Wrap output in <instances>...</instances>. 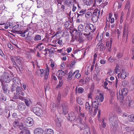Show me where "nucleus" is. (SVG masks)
Listing matches in <instances>:
<instances>
[{"mask_svg":"<svg viewBox=\"0 0 134 134\" xmlns=\"http://www.w3.org/2000/svg\"><path fill=\"white\" fill-rule=\"evenodd\" d=\"M10 59L13 64V66L17 70L18 69L20 71L23 70V68L21 60L22 58L19 56L11 57Z\"/></svg>","mask_w":134,"mask_h":134,"instance_id":"nucleus-1","label":"nucleus"},{"mask_svg":"<svg viewBox=\"0 0 134 134\" xmlns=\"http://www.w3.org/2000/svg\"><path fill=\"white\" fill-rule=\"evenodd\" d=\"M84 31L88 34H84L83 35L88 37L90 32L94 30L93 25L90 24H86L85 25Z\"/></svg>","mask_w":134,"mask_h":134,"instance_id":"nucleus-2","label":"nucleus"},{"mask_svg":"<svg viewBox=\"0 0 134 134\" xmlns=\"http://www.w3.org/2000/svg\"><path fill=\"white\" fill-rule=\"evenodd\" d=\"M128 91L127 88H124L121 90V92L120 90L119 92L117 93V98L118 99H124V97L126 96L128 93Z\"/></svg>","mask_w":134,"mask_h":134,"instance_id":"nucleus-3","label":"nucleus"},{"mask_svg":"<svg viewBox=\"0 0 134 134\" xmlns=\"http://www.w3.org/2000/svg\"><path fill=\"white\" fill-rule=\"evenodd\" d=\"M100 12V11L97 9H96L94 10L91 16V20L93 23L96 22L97 21Z\"/></svg>","mask_w":134,"mask_h":134,"instance_id":"nucleus-4","label":"nucleus"},{"mask_svg":"<svg viewBox=\"0 0 134 134\" xmlns=\"http://www.w3.org/2000/svg\"><path fill=\"white\" fill-rule=\"evenodd\" d=\"M119 101L120 105L123 107L127 105L130 107L132 104V101L131 99H130L128 98L124 101V99H120Z\"/></svg>","mask_w":134,"mask_h":134,"instance_id":"nucleus-5","label":"nucleus"},{"mask_svg":"<svg viewBox=\"0 0 134 134\" xmlns=\"http://www.w3.org/2000/svg\"><path fill=\"white\" fill-rule=\"evenodd\" d=\"M11 80V76L9 73L7 72L3 74V77L1 79L2 82L7 83L9 82Z\"/></svg>","mask_w":134,"mask_h":134,"instance_id":"nucleus-6","label":"nucleus"},{"mask_svg":"<svg viewBox=\"0 0 134 134\" xmlns=\"http://www.w3.org/2000/svg\"><path fill=\"white\" fill-rule=\"evenodd\" d=\"M61 105V108L60 109L62 110L59 111L60 114H63L64 115L68 113V107L66 104L64 103H62Z\"/></svg>","mask_w":134,"mask_h":134,"instance_id":"nucleus-7","label":"nucleus"},{"mask_svg":"<svg viewBox=\"0 0 134 134\" xmlns=\"http://www.w3.org/2000/svg\"><path fill=\"white\" fill-rule=\"evenodd\" d=\"M31 111L38 116H41L42 113V109L37 107H35L32 108Z\"/></svg>","mask_w":134,"mask_h":134,"instance_id":"nucleus-8","label":"nucleus"},{"mask_svg":"<svg viewBox=\"0 0 134 134\" xmlns=\"http://www.w3.org/2000/svg\"><path fill=\"white\" fill-rule=\"evenodd\" d=\"M129 31V29L128 25L126 24H125L124 27L123 35L124 37H126V40L127 39Z\"/></svg>","mask_w":134,"mask_h":134,"instance_id":"nucleus-9","label":"nucleus"},{"mask_svg":"<svg viewBox=\"0 0 134 134\" xmlns=\"http://www.w3.org/2000/svg\"><path fill=\"white\" fill-rule=\"evenodd\" d=\"M2 82V86L4 93L6 94H8L9 93L10 90L9 89L8 84H4Z\"/></svg>","mask_w":134,"mask_h":134,"instance_id":"nucleus-10","label":"nucleus"},{"mask_svg":"<svg viewBox=\"0 0 134 134\" xmlns=\"http://www.w3.org/2000/svg\"><path fill=\"white\" fill-rule=\"evenodd\" d=\"M16 92L18 94L21 96H24L25 94V91L22 88L20 87L17 86L16 89Z\"/></svg>","mask_w":134,"mask_h":134,"instance_id":"nucleus-11","label":"nucleus"},{"mask_svg":"<svg viewBox=\"0 0 134 134\" xmlns=\"http://www.w3.org/2000/svg\"><path fill=\"white\" fill-rule=\"evenodd\" d=\"M25 123L27 126L30 127L33 125V120L31 118L28 117L26 119Z\"/></svg>","mask_w":134,"mask_h":134,"instance_id":"nucleus-12","label":"nucleus"},{"mask_svg":"<svg viewBox=\"0 0 134 134\" xmlns=\"http://www.w3.org/2000/svg\"><path fill=\"white\" fill-rule=\"evenodd\" d=\"M76 118L75 114L73 112H70L68 114L67 119L69 120L73 121L76 119Z\"/></svg>","mask_w":134,"mask_h":134,"instance_id":"nucleus-13","label":"nucleus"},{"mask_svg":"<svg viewBox=\"0 0 134 134\" xmlns=\"http://www.w3.org/2000/svg\"><path fill=\"white\" fill-rule=\"evenodd\" d=\"M86 119V117L85 116L84 113H80V116L78 119V120L80 123L82 124L83 120V121H85Z\"/></svg>","mask_w":134,"mask_h":134,"instance_id":"nucleus-14","label":"nucleus"},{"mask_svg":"<svg viewBox=\"0 0 134 134\" xmlns=\"http://www.w3.org/2000/svg\"><path fill=\"white\" fill-rule=\"evenodd\" d=\"M18 107L20 111H24L26 108V105L23 102H21L18 104Z\"/></svg>","mask_w":134,"mask_h":134,"instance_id":"nucleus-15","label":"nucleus"},{"mask_svg":"<svg viewBox=\"0 0 134 134\" xmlns=\"http://www.w3.org/2000/svg\"><path fill=\"white\" fill-rule=\"evenodd\" d=\"M104 98L103 95L102 93H100L96 96V99L98 102H102Z\"/></svg>","mask_w":134,"mask_h":134,"instance_id":"nucleus-16","label":"nucleus"},{"mask_svg":"<svg viewBox=\"0 0 134 134\" xmlns=\"http://www.w3.org/2000/svg\"><path fill=\"white\" fill-rule=\"evenodd\" d=\"M19 98L20 100H23L24 98L25 97L24 96H20V95L18 93L16 92H15L13 96V99H17L18 98Z\"/></svg>","mask_w":134,"mask_h":134,"instance_id":"nucleus-17","label":"nucleus"},{"mask_svg":"<svg viewBox=\"0 0 134 134\" xmlns=\"http://www.w3.org/2000/svg\"><path fill=\"white\" fill-rule=\"evenodd\" d=\"M44 132L43 130L41 128H37L34 131V134H43Z\"/></svg>","mask_w":134,"mask_h":134,"instance_id":"nucleus-18","label":"nucleus"},{"mask_svg":"<svg viewBox=\"0 0 134 134\" xmlns=\"http://www.w3.org/2000/svg\"><path fill=\"white\" fill-rule=\"evenodd\" d=\"M76 2V0H66L64 3L67 5L70 6L72 5L74 3Z\"/></svg>","mask_w":134,"mask_h":134,"instance_id":"nucleus-19","label":"nucleus"},{"mask_svg":"<svg viewBox=\"0 0 134 134\" xmlns=\"http://www.w3.org/2000/svg\"><path fill=\"white\" fill-rule=\"evenodd\" d=\"M58 72L59 74L58 76V77L59 80H62V77L65 74V72L62 70H59L58 71Z\"/></svg>","mask_w":134,"mask_h":134,"instance_id":"nucleus-20","label":"nucleus"},{"mask_svg":"<svg viewBox=\"0 0 134 134\" xmlns=\"http://www.w3.org/2000/svg\"><path fill=\"white\" fill-rule=\"evenodd\" d=\"M118 119L116 116L114 114L110 113L109 115V119L110 122L113 120H117Z\"/></svg>","mask_w":134,"mask_h":134,"instance_id":"nucleus-21","label":"nucleus"},{"mask_svg":"<svg viewBox=\"0 0 134 134\" xmlns=\"http://www.w3.org/2000/svg\"><path fill=\"white\" fill-rule=\"evenodd\" d=\"M69 92V90L67 88H65L62 93L61 95L64 97H65L68 94Z\"/></svg>","mask_w":134,"mask_h":134,"instance_id":"nucleus-22","label":"nucleus"},{"mask_svg":"<svg viewBox=\"0 0 134 134\" xmlns=\"http://www.w3.org/2000/svg\"><path fill=\"white\" fill-rule=\"evenodd\" d=\"M13 81L14 84L17 85L20 83V80L18 77H15L13 78Z\"/></svg>","mask_w":134,"mask_h":134,"instance_id":"nucleus-23","label":"nucleus"},{"mask_svg":"<svg viewBox=\"0 0 134 134\" xmlns=\"http://www.w3.org/2000/svg\"><path fill=\"white\" fill-rule=\"evenodd\" d=\"M84 127H86L84 130L83 134H90L89 128L86 125L84 126Z\"/></svg>","mask_w":134,"mask_h":134,"instance_id":"nucleus-24","label":"nucleus"},{"mask_svg":"<svg viewBox=\"0 0 134 134\" xmlns=\"http://www.w3.org/2000/svg\"><path fill=\"white\" fill-rule=\"evenodd\" d=\"M94 0H83L84 4L87 5H90L93 2Z\"/></svg>","mask_w":134,"mask_h":134,"instance_id":"nucleus-25","label":"nucleus"},{"mask_svg":"<svg viewBox=\"0 0 134 134\" xmlns=\"http://www.w3.org/2000/svg\"><path fill=\"white\" fill-rule=\"evenodd\" d=\"M110 122V125L114 127H116L118 125V120L117 119V120H113Z\"/></svg>","mask_w":134,"mask_h":134,"instance_id":"nucleus-26","label":"nucleus"},{"mask_svg":"<svg viewBox=\"0 0 134 134\" xmlns=\"http://www.w3.org/2000/svg\"><path fill=\"white\" fill-rule=\"evenodd\" d=\"M44 133V134H53V131L51 129H47L45 130Z\"/></svg>","mask_w":134,"mask_h":134,"instance_id":"nucleus-27","label":"nucleus"},{"mask_svg":"<svg viewBox=\"0 0 134 134\" xmlns=\"http://www.w3.org/2000/svg\"><path fill=\"white\" fill-rule=\"evenodd\" d=\"M63 84L64 82L62 80H60L59 81V83L57 85L56 87V90L59 89L63 86Z\"/></svg>","mask_w":134,"mask_h":134,"instance_id":"nucleus-28","label":"nucleus"},{"mask_svg":"<svg viewBox=\"0 0 134 134\" xmlns=\"http://www.w3.org/2000/svg\"><path fill=\"white\" fill-rule=\"evenodd\" d=\"M44 73V70L43 69H38L37 70V73L39 76H42L43 75Z\"/></svg>","mask_w":134,"mask_h":134,"instance_id":"nucleus-29","label":"nucleus"},{"mask_svg":"<svg viewBox=\"0 0 134 134\" xmlns=\"http://www.w3.org/2000/svg\"><path fill=\"white\" fill-rule=\"evenodd\" d=\"M77 88V87L75 89L76 93L77 94V92L79 93H82L84 91L82 87L79 88L78 89Z\"/></svg>","mask_w":134,"mask_h":134,"instance_id":"nucleus-30","label":"nucleus"},{"mask_svg":"<svg viewBox=\"0 0 134 134\" xmlns=\"http://www.w3.org/2000/svg\"><path fill=\"white\" fill-rule=\"evenodd\" d=\"M92 106L93 107L95 108H98L99 105V103L98 101H95L94 102H92Z\"/></svg>","mask_w":134,"mask_h":134,"instance_id":"nucleus-31","label":"nucleus"},{"mask_svg":"<svg viewBox=\"0 0 134 134\" xmlns=\"http://www.w3.org/2000/svg\"><path fill=\"white\" fill-rule=\"evenodd\" d=\"M109 92L111 96L112 97H111V98L110 100V103H111L112 100L113 99V97H114L115 95V93L113 91L111 90H110Z\"/></svg>","mask_w":134,"mask_h":134,"instance_id":"nucleus-32","label":"nucleus"},{"mask_svg":"<svg viewBox=\"0 0 134 134\" xmlns=\"http://www.w3.org/2000/svg\"><path fill=\"white\" fill-rule=\"evenodd\" d=\"M23 99L24 100V102L25 103V104L27 106V107L30 106L31 103V101L30 100H28L26 99H25L24 98Z\"/></svg>","mask_w":134,"mask_h":134,"instance_id":"nucleus-33","label":"nucleus"},{"mask_svg":"<svg viewBox=\"0 0 134 134\" xmlns=\"http://www.w3.org/2000/svg\"><path fill=\"white\" fill-rule=\"evenodd\" d=\"M83 26L82 24H80L78 27V29L79 31L81 32L84 30Z\"/></svg>","mask_w":134,"mask_h":134,"instance_id":"nucleus-34","label":"nucleus"},{"mask_svg":"<svg viewBox=\"0 0 134 134\" xmlns=\"http://www.w3.org/2000/svg\"><path fill=\"white\" fill-rule=\"evenodd\" d=\"M0 97L1 100L2 102H5L6 101L7 98L5 96L1 94L0 95Z\"/></svg>","mask_w":134,"mask_h":134,"instance_id":"nucleus-35","label":"nucleus"},{"mask_svg":"<svg viewBox=\"0 0 134 134\" xmlns=\"http://www.w3.org/2000/svg\"><path fill=\"white\" fill-rule=\"evenodd\" d=\"M129 119L130 122H134V114L130 115L129 116Z\"/></svg>","mask_w":134,"mask_h":134,"instance_id":"nucleus-36","label":"nucleus"},{"mask_svg":"<svg viewBox=\"0 0 134 134\" xmlns=\"http://www.w3.org/2000/svg\"><path fill=\"white\" fill-rule=\"evenodd\" d=\"M84 100L82 99H78L77 100L78 103L80 105H82L85 103Z\"/></svg>","mask_w":134,"mask_h":134,"instance_id":"nucleus-37","label":"nucleus"},{"mask_svg":"<svg viewBox=\"0 0 134 134\" xmlns=\"http://www.w3.org/2000/svg\"><path fill=\"white\" fill-rule=\"evenodd\" d=\"M41 40V36L39 35H36L34 38V40L35 41H38Z\"/></svg>","mask_w":134,"mask_h":134,"instance_id":"nucleus-38","label":"nucleus"},{"mask_svg":"<svg viewBox=\"0 0 134 134\" xmlns=\"http://www.w3.org/2000/svg\"><path fill=\"white\" fill-rule=\"evenodd\" d=\"M92 15V13L91 12H89L85 14V16L86 18H88L91 17Z\"/></svg>","mask_w":134,"mask_h":134,"instance_id":"nucleus-39","label":"nucleus"},{"mask_svg":"<svg viewBox=\"0 0 134 134\" xmlns=\"http://www.w3.org/2000/svg\"><path fill=\"white\" fill-rule=\"evenodd\" d=\"M122 84L124 87L127 86L129 85V82L126 80L122 82Z\"/></svg>","mask_w":134,"mask_h":134,"instance_id":"nucleus-40","label":"nucleus"},{"mask_svg":"<svg viewBox=\"0 0 134 134\" xmlns=\"http://www.w3.org/2000/svg\"><path fill=\"white\" fill-rule=\"evenodd\" d=\"M130 2L129 1H127V2L126 4L125 5V8L126 9H130Z\"/></svg>","mask_w":134,"mask_h":134,"instance_id":"nucleus-41","label":"nucleus"},{"mask_svg":"<svg viewBox=\"0 0 134 134\" xmlns=\"http://www.w3.org/2000/svg\"><path fill=\"white\" fill-rule=\"evenodd\" d=\"M121 76L122 79H125L126 77V72L124 71L122 72L121 75Z\"/></svg>","mask_w":134,"mask_h":134,"instance_id":"nucleus-42","label":"nucleus"},{"mask_svg":"<svg viewBox=\"0 0 134 134\" xmlns=\"http://www.w3.org/2000/svg\"><path fill=\"white\" fill-rule=\"evenodd\" d=\"M55 52V50L54 48L52 47L49 50V54H52L54 53Z\"/></svg>","mask_w":134,"mask_h":134,"instance_id":"nucleus-43","label":"nucleus"},{"mask_svg":"<svg viewBox=\"0 0 134 134\" xmlns=\"http://www.w3.org/2000/svg\"><path fill=\"white\" fill-rule=\"evenodd\" d=\"M91 108V107L90 106L89 102H86L85 104V109L87 110Z\"/></svg>","mask_w":134,"mask_h":134,"instance_id":"nucleus-44","label":"nucleus"},{"mask_svg":"<svg viewBox=\"0 0 134 134\" xmlns=\"http://www.w3.org/2000/svg\"><path fill=\"white\" fill-rule=\"evenodd\" d=\"M119 65L118 64H117L115 69V72L116 73H117L118 72H120V70L119 69Z\"/></svg>","mask_w":134,"mask_h":134,"instance_id":"nucleus-45","label":"nucleus"},{"mask_svg":"<svg viewBox=\"0 0 134 134\" xmlns=\"http://www.w3.org/2000/svg\"><path fill=\"white\" fill-rule=\"evenodd\" d=\"M84 16V15H83V14H80L77 13V18H79L80 19L82 20V19L83 18Z\"/></svg>","mask_w":134,"mask_h":134,"instance_id":"nucleus-46","label":"nucleus"},{"mask_svg":"<svg viewBox=\"0 0 134 134\" xmlns=\"http://www.w3.org/2000/svg\"><path fill=\"white\" fill-rule=\"evenodd\" d=\"M11 24H12V23H8V24H7V25H5L4 28L6 29H8V27H9L10 28H12V27L11 25Z\"/></svg>","mask_w":134,"mask_h":134,"instance_id":"nucleus-47","label":"nucleus"},{"mask_svg":"<svg viewBox=\"0 0 134 134\" xmlns=\"http://www.w3.org/2000/svg\"><path fill=\"white\" fill-rule=\"evenodd\" d=\"M84 40L83 36L79 37L78 39V41L80 43H82Z\"/></svg>","mask_w":134,"mask_h":134,"instance_id":"nucleus-48","label":"nucleus"},{"mask_svg":"<svg viewBox=\"0 0 134 134\" xmlns=\"http://www.w3.org/2000/svg\"><path fill=\"white\" fill-rule=\"evenodd\" d=\"M56 39L58 40L57 42V43L60 45H61L63 44V41L62 40H60V38H59L58 37H56Z\"/></svg>","mask_w":134,"mask_h":134,"instance_id":"nucleus-49","label":"nucleus"},{"mask_svg":"<svg viewBox=\"0 0 134 134\" xmlns=\"http://www.w3.org/2000/svg\"><path fill=\"white\" fill-rule=\"evenodd\" d=\"M52 10L51 9H46V12L48 14H52Z\"/></svg>","mask_w":134,"mask_h":134,"instance_id":"nucleus-50","label":"nucleus"},{"mask_svg":"<svg viewBox=\"0 0 134 134\" xmlns=\"http://www.w3.org/2000/svg\"><path fill=\"white\" fill-rule=\"evenodd\" d=\"M131 83L134 86V75H132L131 79Z\"/></svg>","mask_w":134,"mask_h":134,"instance_id":"nucleus-51","label":"nucleus"},{"mask_svg":"<svg viewBox=\"0 0 134 134\" xmlns=\"http://www.w3.org/2000/svg\"><path fill=\"white\" fill-rule=\"evenodd\" d=\"M87 110H89L88 112L89 113V114H90V115L91 116H93V112L92 108L91 107V108H90L89 109H88Z\"/></svg>","mask_w":134,"mask_h":134,"instance_id":"nucleus-52","label":"nucleus"},{"mask_svg":"<svg viewBox=\"0 0 134 134\" xmlns=\"http://www.w3.org/2000/svg\"><path fill=\"white\" fill-rule=\"evenodd\" d=\"M42 3L39 0H37V7L38 8H40L42 6Z\"/></svg>","mask_w":134,"mask_h":134,"instance_id":"nucleus-53","label":"nucleus"},{"mask_svg":"<svg viewBox=\"0 0 134 134\" xmlns=\"http://www.w3.org/2000/svg\"><path fill=\"white\" fill-rule=\"evenodd\" d=\"M73 72V71L72 70H71L69 73V75L68 76V78L69 79L72 76V74Z\"/></svg>","mask_w":134,"mask_h":134,"instance_id":"nucleus-54","label":"nucleus"},{"mask_svg":"<svg viewBox=\"0 0 134 134\" xmlns=\"http://www.w3.org/2000/svg\"><path fill=\"white\" fill-rule=\"evenodd\" d=\"M106 123L104 122V119H103L101 125L102 127L103 128H105L106 126Z\"/></svg>","mask_w":134,"mask_h":134,"instance_id":"nucleus-55","label":"nucleus"},{"mask_svg":"<svg viewBox=\"0 0 134 134\" xmlns=\"http://www.w3.org/2000/svg\"><path fill=\"white\" fill-rule=\"evenodd\" d=\"M122 56V54L120 53H118L117 55V56L119 59L121 58Z\"/></svg>","mask_w":134,"mask_h":134,"instance_id":"nucleus-56","label":"nucleus"},{"mask_svg":"<svg viewBox=\"0 0 134 134\" xmlns=\"http://www.w3.org/2000/svg\"><path fill=\"white\" fill-rule=\"evenodd\" d=\"M86 10H85V9L82 10L80 11L79 14H83V15H84L86 13Z\"/></svg>","mask_w":134,"mask_h":134,"instance_id":"nucleus-57","label":"nucleus"},{"mask_svg":"<svg viewBox=\"0 0 134 134\" xmlns=\"http://www.w3.org/2000/svg\"><path fill=\"white\" fill-rule=\"evenodd\" d=\"M0 55L3 57H5V55L3 53L1 49H0Z\"/></svg>","mask_w":134,"mask_h":134,"instance_id":"nucleus-58","label":"nucleus"},{"mask_svg":"<svg viewBox=\"0 0 134 134\" xmlns=\"http://www.w3.org/2000/svg\"><path fill=\"white\" fill-rule=\"evenodd\" d=\"M8 48H10L11 50H13V47L10 43L8 44Z\"/></svg>","mask_w":134,"mask_h":134,"instance_id":"nucleus-59","label":"nucleus"},{"mask_svg":"<svg viewBox=\"0 0 134 134\" xmlns=\"http://www.w3.org/2000/svg\"><path fill=\"white\" fill-rule=\"evenodd\" d=\"M32 64L33 68H35V65H37V64H38V63L36 61H35L34 62H32Z\"/></svg>","mask_w":134,"mask_h":134,"instance_id":"nucleus-60","label":"nucleus"},{"mask_svg":"<svg viewBox=\"0 0 134 134\" xmlns=\"http://www.w3.org/2000/svg\"><path fill=\"white\" fill-rule=\"evenodd\" d=\"M19 128L20 130H22L24 129V126L23 125L22 123H21L19 125Z\"/></svg>","mask_w":134,"mask_h":134,"instance_id":"nucleus-61","label":"nucleus"},{"mask_svg":"<svg viewBox=\"0 0 134 134\" xmlns=\"http://www.w3.org/2000/svg\"><path fill=\"white\" fill-rule=\"evenodd\" d=\"M100 63L101 64H103L105 63L106 60L104 59H101L100 61Z\"/></svg>","mask_w":134,"mask_h":134,"instance_id":"nucleus-62","label":"nucleus"},{"mask_svg":"<svg viewBox=\"0 0 134 134\" xmlns=\"http://www.w3.org/2000/svg\"><path fill=\"white\" fill-rule=\"evenodd\" d=\"M49 88V87H48V84H46L45 85L44 87V88L46 91V90H48Z\"/></svg>","mask_w":134,"mask_h":134,"instance_id":"nucleus-63","label":"nucleus"},{"mask_svg":"<svg viewBox=\"0 0 134 134\" xmlns=\"http://www.w3.org/2000/svg\"><path fill=\"white\" fill-rule=\"evenodd\" d=\"M49 69L48 67L47 66L45 71V73L46 74H49Z\"/></svg>","mask_w":134,"mask_h":134,"instance_id":"nucleus-64","label":"nucleus"}]
</instances>
